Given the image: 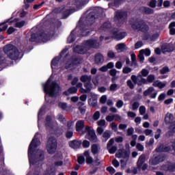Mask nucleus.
I'll list each match as a JSON object with an SVG mask.
<instances>
[{
    "label": "nucleus",
    "mask_w": 175,
    "mask_h": 175,
    "mask_svg": "<svg viewBox=\"0 0 175 175\" xmlns=\"http://www.w3.org/2000/svg\"><path fill=\"white\" fill-rule=\"evenodd\" d=\"M58 62H59V58L58 57H54L51 62V68L53 69L54 66H58Z\"/></svg>",
    "instance_id": "32"
},
{
    "label": "nucleus",
    "mask_w": 175,
    "mask_h": 175,
    "mask_svg": "<svg viewBox=\"0 0 175 175\" xmlns=\"http://www.w3.org/2000/svg\"><path fill=\"white\" fill-rule=\"evenodd\" d=\"M8 23L10 25H12V24L14 23V21L12 20V18H10L4 21L3 23H0V32H3V31H6L8 29V26L6 25Z\"/></svg>",
    "instance_id": "18"
},
{
    "label": "nucleus",
    "mask_w": 175,
    "mask_h": 175,
    "mask_svg": "<svg viewBox=\"0 0 175 175\" xmlns=\"http://www.w3.org/2000/svg\"><path fill=\"white\" fill-rule=\"evenodd\" d=\"M84 87L89 92H91V90H92V87H94V85H92V83H91V81H89L84 83Z\"/></svg>",
    "instance_id": "34"
},
{
    "label": "nucleus",
    "mask_w": 175,
    "mask_h": 175,
    "mask_svg": "<svg viewBox=\"0 0 175 175\" xmlns=\"http://www.w3.org/2000/svg\"><path fill=\"white\" fill-rule=\"evenodd\" d=\"M44 94L51 96V98H55L59 95L61 87L56 81H52L51 79L49 78L45 83L42 84Z\"/></svg>",
    "instance_id": "2"
},
{
    "label": "nucleus",
    "mask_w": 175,
    "mask_h": 175,
    "mask_svg": "<svg viewBox=\"0 0 175 175\" xmlns=\"http://www.w3.org/2000/svg\"><path fill=\"white\" fill-rule=\"evenodd\" d=\"M148 6L152 8H157V0H150Z\"/></svg>",
    "instance_id": "51"
},
{
    "label": "nucleus",
    "mask_w": 175,
    "mask_h": 175,
    "mask_svg": "<svg viewBox=\"0 0 175 175\" xmlns=\"http://www.w3.org/2000/svg\"><path fill=\"white\" fill-rule=\"evenodd\" d=\"M107 101V96L103 95L100 98V103H101L102 105H105L106 102Z\"/></svg>",
    "instance_id": "55"
},
{
    "label": "nucleus",
    "mask_w": 175,
    "mask_h": 175,
    "mask_svg": "<svg viewBox=\"0 0 175 175\" xmlns=\"http://www.w3.org/2000/svg\"><path fill=\"white\" fill-rule=\"evenodd\" d=\"M16 29H14V27H10L8 30H7V33L8 35H12V33H13L14 32H15Z\"/></svg>",
    "instance_id": "61"
},
{
    "label": "nucleus",
    "mask_w": 175,
    "mask_h": 175,
    "mask_svg": "<svg viewBox=\"0 0 175 175\" xmlns=\"http://www.w3.org/2000/svg\"><path fill=\"white\" fill-rule=\"evenodd\" d=\"M142 46H143V42L142 41H137L135 44V49L137 50V49H140V47H142Z\"/></svg>",
    "instance_id": "59"
},
{
    "label": "nucleus",
    "mask_w": 175,
    "mask_h": 175,
    "mask_svg": "<svg viewBox=\"0 0 175 175\" xmlns=\"http://www.w3.org/2000/svg\"><path fill=\"white\" fill-rule=\"evenodd\" d=\"M117 50H120L121 53L122 51H126L128 50V48L126 47V45L124 43H120L116 45Z\"/></svg>",
    "instance_id": "29"
},
{
    "label": "nucleus",
    "mask_w": 175,
    "mask_h": 175,
    "mask_svg": "<svg viewBox=\"0 0 175 175\" xmlns=\"http://www.w3.org/2000/svg\"><path fill=\"white\" fill-rule=\"evenodd\" d=\"M92 165L93 166H100V165H102V161H100L99 158H96L95 160H93Z\"/></svg>",
    "instance_id": "43"
},
{
    "label": "nucleus",
    "mask_w": 175,
    "mask_h": 175,
    "mask_svg": "<svg viewBox=\"0 0 175 175\" xmlns=\"http://www.w3.org/2000/svg\"><path fill=\"white\" fill-rule=\"evenodd\" d=\"M84 3H85L84 0H74V5H76V6H83Z\"/></svg>",
    "instance_id": "40"
},
{
    "label": "nucleus",
    "mask_w": 175,
    "mask_h": 175,
    "mask_svg": "<svg viewBox=\"0 0 175 175\" xmlns=\"http://www.w3.org/2000/svg\"><path fill=\"white\" fill-rule=\"evenodd\" d=\"M161 162H163V157L162 155H157L154 157L150 159L149 163L152 166H155L161 163Z\"/></svg>",
    "instance_id": "14"
},
{
    "label": "nucleus",
    "mask_w": 175,
    "mask_h": 175,
    "mask_svg": "<svg viewBox=\"0 0 175 175\" xmlns=\"http://www.w3.org/2000/svg\"><path fill=\"white\" fill-rule=\"evenodd\" d=\"M106 170L107 172H109V173H110L111 174H114V173H116V169H114V167L111 166L107 167Z\"/></svg>",
    "instance_id": "57"
},
{
    "label": "nucleus",
    "mask_w": 175,
    "mask_h": 175,
    "mask_svg": "<svg viewBox=\"0 0 175 175\" xmlns=\"http://www.w3.org/2000/svg\"><path fill=\"white\" fill-rule=\"evenodd\" d=\"M146 162V154H142L139 156L138 161L137 162V167L140 170H147L148 165L147 164L144 163Z\"/></svg>",
    "instance_id": "10"
},
{
    "label": "nucleus",
    "mask_w": 175,
    "mask_h": 175,
    "mask_svg": "<svg viewBox=\"0 0 175 175\" xmlns=\"http://www.w3.org/2000/svg\"><path fill=\"white\" fill-rule=\"evenodd\" d=\"M96 18H98V15L96 13L91 12L86 17V22L88 25H92V24L95 23V20H96Z\"/></svg>",
    "instance_id": "13"
},
{
    "label": "nucleus",
    "mask_w": 175,
    "mask_h": 175,
    "mask_svg": "<svg viewBox=\"0 0 175 175\" xmlns=\"http://www.w3.org/2000/svg\"><path fill=\"white\" fill-rule=\"evenodd\" d=\"M81 144L83 148H88L90 147V142L88 140H83Z\"/></svg>",
    "instance_id": "58"
},
{
    "label": "nucleus",
    "mask_w": 175,
    "mask_h": 175,
    "mask_svg": "<svg viewBox=\"0 0 175 175\" xmlns=\"http://www.w3.org/2000/svg\"><path fill=\"white\" fill-rule=\"evenodd\" d=\"M100 117V112H99V111H96L93 115V120H94V121H98Z\"/></svg>",
    "instance_id": "47"
},
{
    "label": "nucleus",
    "mask_w": 175,
    "mask_h": 175,
    "mask_svg": "<svg viewBox=\"0 0 175 175\" xmlns=\"http://www.w3.org/2000/svg\"><path fill=\"white\" fill-rule=\"evenodd\" d=\"M161 133H162V130H161V129H158L157 130L156 134L154 135V139H156V140H158V139L161 137Z\"/></svg>",
    "instance_id": "52"
},
{
    "label": "nucleus",
    "mask_w": 175,
    "mask_h": 175,
    "mask_svg": "<svg viewBox=\"0 0 175 175\" xmlns=\"http://www.w3.org/2000/svg\"><path fill=\"white\" fill-rule=\"evenodd\" d=\"M77 162L79 165L84 164V162H85V159L84 158V156H79L77 158Z\"/></svg>",
    "instance_id": "45"
},
{
    "label": "nucleus",
    "mask_w": 175,
    "mask_h": 175,
    "mask_svg": "<svg viewBox=\"0 0 175 175\" xmlns=\"http://www.w3.org/2000/svg\"><path fill=\"white\" fill-rule=\"evenodd\" d=\"M139 106H140L139 102H134L132 105L133 110H137V109H139Z\"/></svg>",
    "instance_id": "63"
},
{
    "label": "nucleus",
    "mask_w": 175,
    "mask_h": 175,
    "mask_svg": "<svg viewBox=\"0 0 175 175\" xmlns=\"http://www.w3.org/2000/svg\"><path fill=\"white\" fill-rule=\"evenodd\" d=\"M129 24L134 31H137L138 32H142L143 33H147L150 30V27L147 25V23L143 18H131L129 21Z\"/></svg>",
    "instance_id": "3"
},
{
    "label": "nucleus",
    "mask_w": 175,
    "mask_h": 175,
    "mask_svg": "<svg viewBox=\"0 0 175 175\" xmlns=\"http://www.w3.org/2000/svg\"><path fill=\"white\" fill-rule=\"evenodd\" d=\"M105 120L108 122H111L112 121H114V114L107 116Z\"/></svg>",
    "instance_id": "53"
},
{
    "label": "nucleus",
    "mask_w": 175,
    "mask_h": 175,
    "mask_svg": "<svg viewBox=\"0 0 175 175\" xmlns=\"http://www.w3.org/2000/svg\"><path fill=\"white\" fill-rule=\"evenodd\" d=\"M116 90H117V84L116 83L111 84L109 87V91H116Z\"/></svg>",
    "instance_id": "64"
},
{
    "label": "nucleus",
    "mask_w": 175,
    "mask_h": 175,
    "mask_svg": "<svg viewBox=\"0 0 175 175\" xmlns=\"http://www.w3.org/2000/svg\"><path fill=\"white\" fill-rule=\"evenodd\" d=\"M139 10L142 14H154V10L148 7H140Z\"/></svg>",
    "instance_id": "22"
},
{
    "label": "nucleus",
    "mask_w": 175,
    "mask_h": 175,
    "mask_svg": "<svg viewBox=\"0 0 175 175\" xmlns=\"http://www.w3.org/2000/svg\"><path fill=\"white\" fill-rule=\"evenodd\" d=\"M128 18V12L124 11L116 12L113 21L118 27H122Z\"/></svg>",
    "instance_id": "7"
},
{
    "label": "nucleus",
    "mask_w": 175,
    "mask_h": 175,
    "mask_svg": "<svg viewBox=\"0 0 175 175\" xmlns=\"http://www.w3.org/2000/svg\"><path fill=\"white\" fill-rule=\"evenodd\" d=\"M94 162V159L92 157L89 156L88 157H86V163L87 165H92Z\"/></svg>",
    "instance_id": "56"
},
{
    "label": "nucleus",
    "mask_w": 175,
    "mask_h": 175,
    "mask_svg": "<svg viewBox=\"0 0 175 175\" xmlns=\"http://www.w3.org/2000/svg\"><path fill=\"white\" fill-rule=\"evenodd\" d=\"M105 61V57H103V55L100 53H97L94 55V62L97 65H100V64H103V62Z\"/></svg>",
    "instance_id": "21"
},
{
    "label": "nucleus",
    "mask_w": 175,
    "mask_h": 175,
    "mask_svg": "<svg viewBox=\"0 0 175 175\" xmlns=\"http://www.w3.org/2000/svg\"><path fill=\"white\" fill-rule=\"evenodd\" d=\"M88 103L92 107L98 106V96L95 94L91 95V98L88 100Z\"/></svg>",
    "instance_id": "20"
},
{
    "label": "nucleus",
    "mask_w": 175,
    "mask_h": 175,
    "mask_svg": "<svg viewBox=\"0 0 175 175\" xmlns=\"http://www.w3.org/2000/svg\"><path fill=\"white\" fill-rule=\"evenodd\" d=\"M84 101H79L77 103V106H78V110H85V109H84Z\"/></svg>",
    "instance_id": "50"
},
{
    "label": "nucleus",
    "mask_w": 175,
    "mask_h": 175,
    "mask_svg": "<svg viewBox=\"0 0 175 175\" xmlns=\"http://www.w3.org/2000/svg\"><path fill=\"white\" fill-rule=\"evenodd\" d=\"M158 38H159V34H158L157 33H154L153 35L150 36V40L151 42H155V40H157V39H158Z\"/></svg>",
    "instance_id": "54"
},
{
    "label": "nucleus",
    "mask_w": 175,
    "mask_h": 175,
    "mask_svg": "<svg viewBox=\"0 0 175 175\" xmlns=\"http://www.w3.org/2000/svg\"><path fill=\"white\" fill-rule=\"evenodd\" d=\"M82 144L83 142H81V140L73 139L68 142V146L70 148H72V150H79V148L81 147Z\"/></svg>",
    "instance_id": "12"
},
{
    "label": "nucleus",
    "mask_w": 175,
    "mask_h": 175,
    "mask_svg": "<svg viewBox=\"0 0 175 175\" xmlns=\"http://www.w3.org/2000/svg\"><path fill=\"white\" fill-rule=\"evenodd\" d=\"M57 148L58 141L57 140V138L54 136L49 137L46 144V150L47 152L50 155H53V154H55V151H57Z\"/></svg>",
    "instance_id": "6"
},
{
    "label": "nucleus",
    "mask_w": 175,
    "mask_h": 175,
    "mask_svg": "<svg viewBox=\"0 0 175 175\" xmlns=\"http://www.w3.org/2000/svg\"><path fill=\"white\" fill-rule=\"evenodd\" d=\"M58 107H59V109L65 110V109L68 107V104L66 103L59 102Z\"/></svg>",
    "instance_id": "46"
},
{
    "label": "nucleus",
    "mask_w": 175,
    "mask_h": 175,
    "mask_svg": "<svg viewBox=\"0 0 175 175\" xmlns=\"http://www.w3.org/2000/svg\"><path fill=\"white\" fill-rule=\"evenodd\" d=\"M174 44H164L161 46V50L163 53H172V51H174Z\"/></svg>",
    "instance_id": "15"
},
{
    "label": "nucleus",
    "mask_w": 175,
    "mask_h": 175,
    "mask_svg": "<svg viewBox=\"0 0 175 175\" xmlns=\"http://www.w3.org/2000/svg\"><path fill=\"white\" fill-rule=\"evenodd\" d=\"M38 135H39V132L36 133L27 151L30 163H32V165H36L38 162H43L44 161V150H38L35 153L36 148L41 144L40 139L36 137Z\"/></svg>",
    "instance_id": "1"
},
{
    "label": "nucleus",
    "mask_w": 175,
    "mask_h": 175,
    "mask_svg": "<svg viewBox=\"0 0 175 175\" xmlns=\"http://www.w3.org/2000/svg\"><path fill=\"white\" fill-rule=\"evenodd\" d=\"M111 35L116 39V40H122L126 36V32L122 31L120 32L118 28H113L110 31Z\"/></svg>",
    "instance_id": "9"
},
{
    "label": "nucleus",
    "mask_w": 175,
    "mask_h": 175,
    "mask_svg": "<svg viewBox=\"0 0 175 175\" xmlns=\"http://www.w3.org/2000/svg\"><path fill=\"white\" fill-rule=\"evenodd\" d=\"M111 28V23L109 21L105 22L103 25L100 27V29L103 31H107Z\"/></svg>",
    "instance_id": "26"
},
{
    "label": "nucleus",
    "mask_w": 175,
    "mask_h": 175,
    "mask_svg": "<svg viewBox=\"0 0 175 175\" xmlns=\"http://www.w3.org/2000/svg\"><path fill=\"white\" fill-rule=\"evenodd\" d=\"M133 132H135V129H133V127L129 128L127 129V136H132V135H133Z\"/></svg>",
    "instance_id": "60"
},
{
    "label": "nucleus",
    "mask_w": 175,
    "mask_h": 175,
    "mask_svg": "<svg viewBox=\"0 0 175 175\" xmlns=\"http://www.w3.org/2000/svg\"><path fill=\"white\" fill-rule=\"evenodd\" d=\"M72 14V10L70 9L65 10L62 14L63 18H68L69 16Z\"/></svg>",
    "instance_id": "35"
},
{
    "label": "nucleus",
    "mask_w": 175,
    "mask_h": 175,
    "mask_svg": "<svg viewBox=\"0 0 175 175\" xmlns=\"http://www.w3.org/2000/svg\"><path fill=\"white\" fill-rule=\"evenodd\" d=\"M108 151L109 154H116V151H117V146H112L108 150Z\"/></svg>",
    "instance_id": "62"
},
{
    "label": "nucleus",
    "mask_w": 175,
    "mask_h": 175,
    "mask_svg": "<svg viewBox=\"0 0 175 175\" xmlns=\"http://www.w3.org/2000/svg\"><path fill=\"white\" fill-rule=\"evenodd\" d=\"M139 53H142V54H144L146 57H150L151 55V50L150 49L147 48L145 50L142 49Z\"/></svg>",
    "instance_id": "36"
},
{
    "label": "nucleus",
    "mask_w": 175,
    "mask_h": 175,
    "mask_svg": "<svg viewBox=\"0 0 175 175\" xmlns=\"http://www.w3.org/2000/svg\"><path fill=\"white\" fill-rule=\"evenodd\" d=\"M124 0H114L113 3L109 4L110 6H115V8H118Z\"/></svg>",
    "instance_id": "37"
},
{
    "label": "nucleus",
    "mask_w": 175,
    "mask_h": 175,
    "mask_svg": "<svg viewBox=\"0 0 175 175\" xmlns=\"http://www.w3.org/2000/svg\"><path fill=\"white\" fill-rule=\"evenodd\" d=\"M83 133H87L85 137L90 140L91 143H98V137L95 133V130L92 129L90 126H86Z\"/></svg>",
    "instance_id": "8"
},
{
    "label": "nucleus",
    "mask_w": 175,
    "mask_h": 175,
    "mask_svg": "<svg viewBox=\"0 0 175 175\" xmlns=\"http://www.w3.org/2000/svg\"><path fill=\"white\" fill-rule=\"evenodd\" d=\"M156 152H170L172 151V146L161 144L155 149Z\"/></svg>",
    "instance_id": "16"
},
{
    "label": "nucleus",
    "mask_w": 175,
    "mask_h": 175,
    "mask_svg": "<svg viewBox=\"0 0 175 175\" xmlns=\"http://www.w3.org/2000/svg\"><path fill=\"white\" fill-rule=\"evenodd\" d=\"M103 142H104V143H106V142L109 140V138L111 137V135L110 134V132L107 130L103 133Z\"/></svg>",
    "instance_id": "28"
},
{
    "label": "nucleus",
    "mask_w": 175,
    "mask_h": 175,
    "mask_svg": "<svg viewBox=\"0 0 175 175\" xmlns=\"http://www.w3.org/2000/svg\"><path fill=\"white\" fill-rule=\"evenodd\" d=\"M91 150L93 155H96L99 152V149L96 144H92L91 146Z\"/></svg>",
    "instance_id": "33"
},
{
    "label": "nucleus",
    "mask_w": 175,
    "mask_h": 175,
    "mask_svg": "<svg viewBox=\"0 0 175 175\" xmlns=\"http://www.w3.org/2000/svg\"><path fill=\"white\" fill-rule=\"evenodd\" d=\"M164 172H175V163L164 164L161 166Z\"/></svg>",
    "instance_id": "24"
},
{
    "label": "nucleus",
    "mask_w": 175,
    "mask_h": 175,
    "mask_svg": "<svg viewBox=\"0 0 175 175\" xmlns=\"http://www.w3.org/2000/svg\"><path fill=\"white\" fill-rule=\"evenodd\" d=\"M68 91L69 92V94H77V88L76 87H70L68 89Z\"/></svg>",
    "instance_id": "44"
},
{
    "label": "nucleus",
    "mask_w": 175,
    "mask_h": 175,
    "mask_svg": "<svg viewBox=\"0 0 175 175\" xmlns=\"http://www.w3.org/2000/svg\"><path fill=\"white\" fill-rule=\"evenodd\" d=\"M73 51L76 54H81L82 55H84V54H87V48H85V46H84L77 45L74 48Z\"/></svg>",
    "instance_id": "17"
},
{
    "label": "nucleus",
    "mask_w": 175,
    "mask_h": 175,
    "mask_svg": "<svg viewBox=\"0 0 175 175\" xmlns=\"http://www.w3.org/2000/svg\"><path fill=\"white\" fill-rule=\"evenodd\" d=\"M65 136L66 139H72L73 137V131L68 130L66 132Z\"/></svg>",
    "instance_id": "41"
},
{
    "label": "nucleus",
    "mask_w": 175,
    "mask_h": 175,
    "mask_svg": "<svg viewBox=\"0 0 175 175\" xmlns=\"http://www.w3.org/2000/svg\"><path fill=\"white\" fill-rule=\"evenodd\" d=\"M129 152L125 150V149L119 150L118 153L116 154V158H124V159H128L129 158Z\"/></svg>",
    "instance_id": "19"
},
{
    "label": "nucleus",
    "mask_w": 175,
    "mask_h": 175,
    "mask_svg": "<svg viewBox=\"0 0 175 175\" xmlns=\"http://www.w3.org/2000/svg\"><path fill=\"white\" fill-rule=\"evenodd\" d=\"M70 61H71L72 66H76L83 64V58H81L77 56H72L70 57Z\"/></svg>",
    "instance_id": "23"
},
{
    "label": "nucleus",
    "mask_w": 175,
    "mask_h": 175,
    "mask_svg": "<svg viewBox=\"0 0 175 175\" xmlns=\"http://www.w3.org/2000/svg\"><path fill=\"white\" fill-rule=\"evenodd\" d=\"M51 36V33H50V31H42L39 33L36 32L31 33L29 40L32 43H46V42H49Z\"/></svg>",
    "instance_id": "4"
},
{
    "label": "nucleus",
    "mask_w": 175,
    "mask_h": 175,
    "mask_svg": "<svg viewBox=\"0 0 175 175\" xmlns=\"http://www.w3.org/2000/svg\"><path fill=\"white\" fill-rule=\"evenodd\" d=\"M154 90V88H152V87L148 88V90H145V91L144 92V96H148V95H150V94H151L152 92H153Z\"/></svg>",
    "instance_id": "38"
},
{
    "label": "nucleus",
    "mask_w": 175,
    "mask_h": 175,
    "mask_svg": "<svg viewBox=\"0 0 175 175\" xmlns=\"http://www.w3.org/2000/svg\"><path fill=\"white\" fill-rule=\"evenodd\" d=\"M85 122L84 120H78L75 124V129L77 132H81L84 129Z\"/></svg>",
    "instance_id": "25"
},
{
    "label": "nucleus",
    "mask_w": 175,
    "mask_h": 175,
    "mask_svg": "<svg viewBox=\"0 0 175 175\" xmlns=\"http://www.w3.org/2000/svg\"><path fill=\"white\" fill-rule=\"evenodd\" d=\"M3 51L12 61H17L20 58V51H18L17 46L12 44L4 46Z\"/></svg>",
    "instance_id": "5"
},
{
    "label": "nucleus",
    "mask_w": 175,
    "mask_h": 175,
    "mask_svg": "<svg viewBox=\"0 0 175 175\" xmlns=\"http://www.w3.org/2000/svg\"><path fill=\"white\" fill-rule=\"evenodd\" d=\"M83 44L87 46V47H90V49H99V46H100L99 42H98V40L92 39L85 40L83 42Z\"/></svg>",
    "instance_id": "11"
},
{
    "label": "nucleus",
    "mask_w": 175,
    "mask_h": 175,
    "mask_svg": "<svg viewBox=\"0 0 175 175\" xmlns=\"http://www.w3.org/2000/svg\"><path fill=\"white\" fill-rule=\"evenodd\" d=\"M73 32H75V31H72L70 35L68 36L67 39L68 43H73V42L76 40V35H75Z\"/></svg>",
    "instance_id": "30"
},
{
    "label": "nucleus",
    "mask_w": 175,
    "mask_h": 175,
    "mask_svg": "<svg viewBox=\"0 0 175 175\" xmlns=\"http://www.w3.org/2000/svg\"><path fill=\"white\" fill-rule=\"evenodd\" d=\"M175 26L172 25V23H170L168 28L170 29V35H175Z\"/></svg>",
    "instance_id": "42"
},
{
    "label": "nucleus",
    "mask_w": 175,
    "mask_h": 175,
    "mask_svg": "<svg viewBox=\"0 0 175 175\" xmlns=\"http://www.w3.org/2000/svg\"><path fill=\"white\" fill-rule=\"evenodd\" d=\"M3 167H5V156L1 155L0 158V174L3 172Z\"/></svg>",
    "instance_id": "31"
},
{
    "label": "nucleus",
    "mask_w": 175,
    "mask_h": 175,
    "mask_svg": "<svg viewBox=\"0 0 175 175\" xmlns=\"http://www.w3.org/2000/svg\"><path fill=\"white\" fill-rule=\"evenodd\" d=\"M169 72H170V69L167 66H164L160 70L161 75H166V73H169Z\"/></svg>",
    "instance_id": "39"
},
{
    "label": "nucleus",
    "mask_w": 175,
    "mask_h": 175,
    "mask_svg": "<svg viewBox=\"0 0 175 175\" xmlns=\"http://www.w3.org/2000/svg\"><path fill=\"white\" fill-rule=\"evenodd\" d=\"M25 25V21H22L21 22H17L15 24L16 28H23V27Z\"/></svg>",
    "instance_id": "48"
},
{
    "label": "nucleus",
    "mask_w": 175,
    "mask_h": 175,
    "mask_svg": "<svg viewBox=\"0 0 175 175\" xmlns=\"http://www.w3.org/2000/svg\"><path fill=\"white\" fill-rule=\"evenodd\" d=\"M131 72H132V68L129 67H124L122 69V73H124V75H128V73H131Z\"/></svg>",
    "instance_id": "49"
},
{
    "label": "nucleus",
    "mask_w": 175,
    "mask_h": 175,
    "mask_svg": "<svg viewBox=\"0 0 175 175\" xmlns=\"http://www.w3.org/2000/svg\"><path fill=\"white\" fill-rule=\"evenodd\" d=\"M92 80V77L91 76H88L87 75H82L80 77V81L82 82V83H88L90 81H91Z\"/></svg>",
    "instance_id": "27"
}]
</instances>
